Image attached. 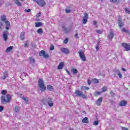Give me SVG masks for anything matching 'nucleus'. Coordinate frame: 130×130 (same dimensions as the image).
Instances as JSON below:
<instances>
[{"label": "nucleus", "mask_w": 130, "mask_h": 130, "mask_svg": "<svg viewBox=\"0 0 130 130\" xmlns=\"http://www.w3.org/2000/svg\"><path fill=\"white\" fill-rule=\"evenodd\" d=\"M2 104H7V103H10L12 100V96L10 94H7L5 96L1 97Z\"/></svg>", "instance_id": "nucleus-1"}, {"label": "nucleus", "mask_w": 130, "mask_h": 130, "mask_svg": "<svg viewBox=\"0 0 130 130\" xmlns=\"http://www.w3.org/2000/svg\"><path fill=\"white\" fill-rule=\"evenodd\" d=\"M1 20L2 21V22H4L6 24V30H9L10 28V27L11 26V23L7 20V17L6 15H3L1 16Z\"/></svg>", "instance_id": "nucleus-2"}, {"label": "nucleus", "mask_w": 130, "mask_h": 130, "mask_svg": "<svg viewBox=\"0 0 130 130\" xmlns=\"http://www.w3.org/2000/svg\"><path fill=\"white\" fill-rule=\"evenodd\" d=\"M44 104H48L50 107H52L53 106V101H52V98L49 96L47 99H45L43 100Z\"/></svg>", "instance_id": "nucleus-3"}, {"label": "nucleus", "mask_w": 130, "mask_h": 130, "mask_svg": "<svg viewBox=\"0 0 130 130\" xmlns=\"http://www.w3.org/2000/svg\"><path fill=\"white\" fill-rule=\"evenodd\" d=\"M38 86L42 92L46 90V86H45L44 84V81L40 78H39L38 80Z\"/></svg>", "instance_id": "nucleus-4"}, {"label": "nucleus", "mask_w": 130, "mask_h": 130, "mask_svg": "<svg viewBox=\"0 0 130 130\" xmlns=\"http://www.w3.org/2000/svg\"><path fill=\"white\" fill-rule=\"evenodd\" d=\"M75 93L77 97H82L83 99H87V95L83 94V92L81 90H76Z\"/></svg>", "instance_id": "nucleus-5"}, {"label": "nucleus", "mask_w": 130, "mask_h": 130, "mask_svg": "<svg viewBox=\"0 0 130 130\" xmlns=\"http://www.w3.org/2000/svg\"><path fill=\"white\" fill-rule=\"evenodd\" d=\"M35 3H36L38 6L40 7H45L46 5V3H45V1L44 0H32Z\"/></svg>", "instance_id": "nucleus-6"}, {"label": "nucleus", "mask_w": 130, "mask_h": 130, "mask_svg": "<svg viewBox=\"0 0 130 130\" xmlns=\"http://www.w3.org/2000/svg\"><path fill=\"white\" fill-rule=\"evenodd\" d=\"M78 53L81 59L83 61H86V56H85V54L84 52H83V50H79Z\"/></svg>", "instance_id": "nucleus-7"}, {"label": "nucleus", "mask_w": 130, "mask_h": 130, "mask_svg": "<svg viewBox=\"0 0 130 130\" xmlns=\"http://www.w3.org/2000/svg\"><path fill=\"white\" fill-rule=\"evenodd\" d=\"M121 46L125 49V51H129L130 50V44L126 43H122Z\"/></svg>", "instance_id": "nucleus-8"}, {"label": "nucleus", "mask_w": 130, "mask_h": 130, "mask_svg": "<svg viewBox=\"0 0 130 130\" xmlns=\"http://www.w3.org/2000/svg\"><path fill=\"white\" fill-rule=\"evenodd\" d=\"M39 54L40 56H43L45 58H48L49 57V55L48 54L45 53V51L41 50L39 52Z\"/></svg>", "instance_id": "nucleus-9"}, {"label": "nucleus", "mask_w": 130, "mask_h": 130, "mask_svg": "<svg viewBox=\"0 0 130 130\" xmlns=\"http://www.w3.org/2000/svg\"><path fill=\"white\" fill-rule=\"evenodd\" d=\"M88 14L87 13H84V16H83V19L82 20V23L83 24H87V22H88Z\"/></svg>", "instance_id": "nucleus-10"}, {"label": "nucleus", "mask_w": 130, "mask_h": 130, "mask_svg": "<svg viewBox=\"0 0 130 130\" xmlns=\"http://www.w3.org/2000/svg\"><path fill=\"white\" fill-rule=\"evenodd\" d=\"M118 24L120 28H121L123 26V22L121 21V16L120 15L118 16Z\"/></svg>", "instance_id": "nucleus-11"}, {"label": "nucleus", "mask_w": 130, "mask_h": 130, "mask_svg": "<svg viewBox=\"0 0 130 130\" xmlns=\"http://www.w3.org/2000/svg\"><path fill=\"white\" fill-rule=\"evenodd\" d=\"M9 35V31L6 30L3 32V38L4 39V41H7L9 38H8V36Z\"/></svg>", "instance_id": "nucleus-12"}, {"label": "nucleus", "mask_w": 130, "mask_h": 130, "mask_svg": "<svg viewBox=\"0 0 130 130\" xmlns=\"http://www.w3.org/2000/svg\"><path fill=\"white\" fill-rule=\"evenodd\" d=\"M60 51L64 54H69L70 53V50L66 48H61Z\"/></svg>", "instance_id": "nucleus-13"}, {"label": "nucleus", "mask_w": 130, "mask_h": 130, "mask_svg": "<svg viewBox=\"0 0 130 130\" xmlns=\"http://www.w3.org/2000/svg\"><path fill=\"white\" fill-rule=\"evenodd\" d=\"M126 104H127V101L125 100L121 101L119 103V106H121V107L126 106Z\"/></svg>", "instance_id": "nucleus-14"}, {"label": "nucleus", "mask_w": 130, "mask_h": 130, "mask_svg": "<svg viewBox=\"0 0 130 130\" xmlns=\"http://www.w3.org/2000/svg\"><path fill=\"white\" fill-rule=\"evenodd\" d=\"M103 100V98L100 97L96 100V105L97 106H100L102 104V101Z\"/></svg>", "instance_id": "nucleus-15"}, {"label": "nucleus", "mask_w": 130, "mask_h": 130, "mask_svg": "<svg viewBox=\"0 0 130 130\" xmlns=\"http://www.w3.org/2000/svg\"><path fill=\"white\" fill-rule=\"evenodd\" d=\"M9 77V74L8 73V71H5L3 73V76H2V78L3 80H6V78Z\"/></svg>", "instance_id": "nucleus-16"}, {"label": "nucleus", "mask_w": 130, "mask_h": 130, "mask_svg": "<svg viewBox=\"0 0 130 130\" xmlns=\"http://www.w3.org/2000/svg\"><path fill=\"white\" fill-rule=\"evenodd\" d=\"M63 66H64V63H63V62H60L57 67L58 70H62Z\"/></svg>", "instance_id": "nucleus-17"}, {"label": "nucleus", "mask_w": 130, "mask_h": 130, "mask_svg": "<svg viewBox=\"0 0 130 130\" xmlns=\"http://www.w3.org/2000/svg\"><path fill=\"white\" fill-rule=\"evenodd\" d=\"M114 36V35L113 31H111L109 34L108 37L109 39H110V40L111 41L112 40V39L113 38Z\"/></svg>", "instance_id": "nucleus-18"}, {"label": "nucleus", "mask_w": 130, "mask_h": 130, "mask_svg": "<svg viewBox=\"0 0 130 130\" xmlns=\"http://www.w3.org/2000/svg\"><path fill=\"white\" fill-rule=\"evenodd\" d=\"M19 97L21 98V99H23L25 102H28V101H29V100H28V99L24 96V94H20Z\"/></svg>", "instance_id": "nucleus-19"}, {"label": "nucleus", "mask_w": 130, "mask_h": 130, "mask_svg": "<svg viewBox=\"0 0 130 130\" xmlns=\"http://www.w3.org/2000/svg\"><path fill=\"white\" fill-rule=\"evenodd\" d=\"M20 39L23 41L24 39H25V32L24 31H22L20 33Z\"/></svg>", "instance_id": "nucleus-20"}, {"label": "nucleus", "mask_w": 130, "mask_h": 130, "mask_svg": "<svg viewBox=\"0 0 130 130\" xmlns=\"http://www.w3.org/2000/svg\"><path fill=\"white\" fill-rule=\"evenodd\" d=\"M43 26V23L42 22H36L35 23V27L38 28V27H41Z\"/></svg>", "instance_id": "nucleus-21"}, {"label": "nucleus", "mask_w": 130, "mask_h": 130, "mask_svg": "<svg viewBox=\"0 0 130 130\" xmlns=\"http://www.w3.org/2000/svg\"><path fill=\"white\" fill-rule=\"evenodd\" d=\"M82 121L83 123H89V119L88 117H85L82 119Z\"/></svg>", "instance_id": "nucleus-22"}, {"label": "nucleus", "mask_w": 130, "mask_h": 130, "mask_svg": "<svg viewBox=\"0 0 130 130\" xmlns=\"http://www.w3.org/2000/svg\"><path fill=\"white\" fill-rule=\"evenodd\" d=\"M47 90H48V91H52L54 90V89L53 88V87L50 85H48L47 86Z\"/></svg>", "instance_id": "nucleus-23"}, {"label": "nucleus", "mask_w": 130, "mask_h": 130, "mask_svg": "<svg viewBox=\"0 0 130 130\" xmlns=\"http://www.w3.org/2000/svg\"><path fill=\"white\" fill-rule=\"evenodd\" d=\"M14 2L15 4L17 6H19V7H22V4H21V2L19 1V0H14Z\"/></svg>", "instance_id": "nucleus-24"}, {"label": "nucleus", "mask_w": 130, "mask_h": 130, "mask_svg": "<svg viewBox=\"0 0 130 130\" xmlns=\"http://www.w3.org/2000/svg\"><path fill=\"white\" fill-rule=\"evenodd\" d=\"M71 72L73 73V75H76V74H78V70L75 68H72L71 69Z\"/></svg>", "instance_id": "nucleus-25"}, {"label": "nucleus", "mask_w": 130, "mask_h": 130, "mask_svg": "<svg viewBox=\"0 0 130 130\" xmlns=\"http://www.w3.org/2000/svg\"><path fill=\"white\" fill-rule=\"evenodd\" d=\"M14 48L13 46H10L6 49V52H10Z\"/></svg>", "instance_id": "nucleus-26"}, {"label": "nucleus", "mask_w": 130, "mask_h": 130, "mask_svg": "<svg viewBox=\"0 0 130 130\" xmlns=\"http://www.w3.org/2000/svg\"><path fill=\"white\" fill-rule=\"evenodd\" d=\"M37 32L38 34H42V33H43V29L42 28H39L37 30Z\"/></svg>", "instance_id": "nucleus-27"}, {"label": "nucleus", "mask_w": 130, "mask_h": 130, "mask_svg": "<svg viewBox=\"0 0 130 130\" xmlns=\"http://www.w3.org/2000/svg\"><path fill=\"white\" fill-rule=\"evenodd\" d=\"M92 81L94 84H98L99 83V80L96 78L92 79Z\"/></svg>", "instance_id": "nucleus-28"}, {"label": "nucleus", "mask_w": 130, "mask_h": 130, "mask_svg": "<svg viewBox=\"0 0 130 130\" xmlns=\"http://www.w3.org/2000/svg\"><path fill=\"white\" fill-rule=\"evenodd\" d=\"M101 93H102V91H95L94 93V95L95 96H99Z\"/></svg>", "instance_id": "nucleus-29"}, {"label": "nucleus", "mask_w": 130, "mask_h": 130, "mask_svg": "<svg viewBox=\"0 0 130 130\" xmlns=\"http://www.w3.org/2000/svg\"><path fill=\"white\" fill-rule=\"evenodd\" d=\"M28 59L30 61V62H31L32 63H34V62H35V59H34V58H32V57H30L28 58Z\"/></svg>", "instance_id": "nucleus-30"}, {"label": "nucleus", "mask_w": 130, "mask_h": 130, "mask_svg": "<svg viewBox=\"0 0 130 130\" xmlns=\"http://www.w3.org/2000/svg\"><path fill=\"white\" fill-rule=\"evenodd\" d=\"M121 31L125 33H129V30L126 29L125 28H123Z\"/></svg>", "instance_id": "nucleus-31"}, {"label": "nucleus", "mask_w": 130, "mask_h": 130, "mask_svg": "<svg viewBox=\"0 0 130 130\" xmlns=\"http://www.w3.org/2000/svg\"><path fill=\"white\" fill-rule=\"evenodd\" d=\"M102 92H106V91H107V86H104L102 87Z\"/></svg>", "instance_id": "nucleus-32"}, {"label": "nucleus", "mask_w": 130, "mask_h": 130, "mask_svg": "<svg viewBox=\"0 0 130 130\" xmlns=\"http://www.w3.org/2000/svg\"><path fill=\"white\" fill-rule=\"evenodd\" d=\"M4 27V23L3 22L0 21V31L3 30V27Z\"/></svg>", "instance_id": "nucleus-33"}, {"label": "nucleus", "mask_w": 130, "mask_h": 130, "mask_svg": "<svg viewBox=\"0 0 130 130\" xmlns=\"http://www.w3.org/2000/svg\"><path fill=\"white\" fill-rule=\"evenodd\" d=\"M124 11H125V13H127V14H130V11H129V9L128 8H125Z\"/></svg>", "instance_id": "nucleus-34"}, {"label": "nucleus", "mask_w": 130, "mask_h": 130, "mask_svg": "<svg viewBox=\"0 0 130 130\" xmlns=\"http://www.w3.org/2000/svg\"><path fill=\"white\" fill-rule=\"evenodd\" d=\"M1 93L2 95H6V94H8V91L6 90H3L2 91Z\"/></svg>", "instance_id": "nucleus-35"}, {"label": "nucleus", "mask_w": 130, "mask_h": 130, "mask_svg": "<svg viewBox=\"0 0 130 130\" xmlns=\"http://www.w3.org/2000/svg\"><path fill=\"white\" fill-rule=\"evenodd\" d=\"M100 43H98L97 45H96V51H98L99 50V49H100Z\"/></svg>", "instance_id": "nucleus-36"}, {"label": "nucleus", "mask_w": 130, "mask_h": 130, "mask_svg": "<svg viewBox=\"0 0 130 130\" xmlns=\"http://www.w3.org/2000/svg\"><path fill=\"white\" fill-rule=\"evenodd\" d=\"M82 88H83V90H85V91H88L90 89V88L87 87V86H82Z\"/></svg>", "instance_id": "nucleus-37"}, {"label": "nucleus", "mask_w": 130, "mask_h": 130, "mask_svg": "<svg viewBox=\"0 0 130 130\" xmlns=\"http://www.w3.org/2000/svg\"><path fill=\"white\" fill-rule=\"evenodd\" d=\"M118 76L119 78H120L121 79V78H122V75H121V73H120V71H118Z\"/></svg>", "instance_id": "nucleus-38"}, {"label": "nucleus", "mask_w": 130, "mask_h": 130, "mask_svg": "<svg viewBox=\"0 0 130 130\" xmlns=\"http://www.w3.org/2000/svg\"><path fill=\"white\" fill-rule=\"evenodd\" d=\"M19 110H20V108H19L18 107H16L15 108V111L16 112H19Z\"/></svg>", "instance_id": "nucleus-39"}, {"label": "nucleus", "mask_w": 130, "mask_h": 130, "mask_svg": "<svg viewBox=\"0 0 130 130\" xmlns=\"http://www.w3.org/2000/svg\"><path fill=\"white\" fill-rule=\"evenodd\" d=\"M68 42H69V39H68V38H66V39L63 41V43H64L65 44H67V43H68Z\"/></svg>", "instance_id": "nucleus-40"}, {"label": "nucleus", "mask_w": 130, "mask_h": 130, "mask_svg": "<svg viewBox=\"0 0 130 130\" xmlns=\"http://www.w3.org/2000/svg\"><path fill=\"white\" fill-rule=\"evenodd\" d=\"M24 12H25V13H30V12H31V9H25L24 10Z\"/></svg>", "instance_id": "nucleus-41"}, {"label": "nucleus", "mask_w": 130, "mask_h": 130, "mask_svg": "<svg viewBox=\"0 0 130 130\" xmlns=\"http://www.w3.org/2000/svg\"><path fill=\"white\" fill-rule=\"evenodd\" d=\"M93 124L94 125H98V124H99V122H98V121H95Z\"/></svg>", "instance_id": "nucleus-42"}, {"label": "nucleus", "mask_w": 130, "mask_h": 130, "mask_svg": "<svg viewBox=\"0 0 130 130\" xmlns=\"http://www.w3.org/2000/svg\"><path fill=\"white\" fill-rule=\"evenodd\" d=\"M93 24L95 26L96 28H97V21L94 20L93 21Z\"/></svg>", "instance_id": "nucleus-43"}, {"label": "nucleus", "mask_w": 130, "mask_h": 130, "mask_svg": "<svg viewBox=\"0 0 130 130\" xmlns=\"http://www.w3.org/2000/svg\"><path fill=\"white\" fill-rule=\"evenodd\" d=\"M50 50H53V49H54V46H53V45H51L50 48Z\"/></svg>", "instance_id": "nucleus-44"}, {"label": "nucleus", "mask_w": 130, "mask_h": 130, "mask_svg": "<svg viewBox=\"0 0 130 130\" xmlns=\"http://www.w3.org/2000/svg\"><path fill=\"white\" fill-rule=\"evenodd\" d=\"M110 93L111 95H112V96H114L115 95V93H114V92H113V90H111Z\"/></svg>", "instance_id": "nucleus-45"}, {"label": "nucleus", "mask_w": 130, "mask_h": 130, "mask_svg": "<svg viewBox=\"0 0 130 130\" xmlns=\"http://www.w3.org/2000/svg\"><path fill=\"white\" fill-rule=\"evenodd\" d=\"M96 32L98 34H101L102 33V31H101V30H96Z\"/></svg>", "instance_id": "nucleus-46"}, {"label": "nucleus", "mask_w": 130, "mask_h": 130, "mask_svg": "<svg viewBox=\"0 0 130 130\" xmlns=\"http://www.w3.org/2000/svg\"><path fill=\"white\" fill-rule=\"evenodd\" d=\"M4 110V107L0 106V112H2Z\"/></svg>", "instance_id": "nucleus-47"}, {"label": "nucleus", "mask_w": 130, "mask_h": 130, "mask_svg": "<svg viewBox=\"0 0 130 130\" xmlns=\"http://www.w3.org/2000/svg\"><path fill=\"white\" fill-rule=\"evenodd\" d=\"M87 84L89 85H91V80H90V79L87 80Z\"/></svg>", "instance_id": "nucleus-48"}, {"label": "nucleus", "mask_w": 130, "mask_h": 130, "mask_svg": "<svg viewBox=\"0 0 130 130\" xmlns=\"http://www.w3.org/2000/svg\"><path fill=\"white\" fill-rule=\"evenodd\" d=\"M70 12H71V10H68V9H66V13L67 14H69V13H70Z\"/></svg>", "instance_id": "nucleus-49"}, {"label": "nucleus", "mask_w": 130, "mask_h": 130, "mask_svg": "<svg viewBox=\"0 0 130 130\" xmlns=\"http://www.w3.org/2000/svg\"><path fill=\"white\" fill-rule=\"evenodd\" d=\"M117 1H118V0H110L111 3H116V2H117Z\"/></svg>", "instance_id": "nucleus-50"}, {"label": "nucleus", "mask_w": 130, "mask_h": 130, "mask_svg": "<svg viewBox=\"0 0 130 130\" xmlns=\"http://www.w3.org/2000/svg\"><path fill=\"white\" fill-rule=\"evenodd\" d=\"M121 128L122 130H128V129H127V128L124 127H122Z\"/></svg>", "instance_id": "nucleus-51"}, {"label": "nucleus", "mask_w": 130, "mask_h": 130, "mask_svg": "<svg viewBox=\"0 0 130 130\" xmlns=\"http://www.w3.org/2000/svg\"><path fill=\"white\" fill-rule=\"evenodd\" d=\"M37 16V17H39L40 16H41V13L40 12V13H38Z\"/></svg>", "instance_id": "nucleus-52"}, {"label": "nucleus", "mask_w": 130, "mask_h": 130, "mask_svg": "<svg viewBox=\"0 0 130 130\" xmlns=\"http://www.w3.org/2000/svg\"><path fill=\"white\" fill-rule=\"evenodd\" d=\"M122 70L123 71V72H126V70L124 68H122Z\"/></svg>", "instance_id": "nucleus-53"}, {"label": "nucleus", "mask_w": 130, "mask_h": 130, "mask_svg": "<svg viewBox=\"0 0 130 130\" xmlns=\"http://www.w3.org/2000/svg\"><path fill=\"white\" fill-rule=\"evenodd\" d=\"M67 73L68 74V75H71V73L69 72V71L67 70Z\"/></svg>", "instance_id": "nucleus-54"}, {"label": "nucleus", "mask_w": 130, "mask_h": 130, "mask_svg": "<svg viewBox=\"0 0 130 130\" xmlns=\"http://www.w3.org/2000/svg\"><path fill=\"white\" fill-rule=\"evenodd\" d=\"M75 37H78V34H76L75 35Z\"/></svg>", "instance_id": "nucleus-55"}, {"label": "nucleus", "mask_w": 130, "mask_h": 130, "mask_svg": "<svg viewBox=\"0 0 130 130\" xmlns=\"http://www.w3.org/2000/svg\"><path fill=\"white\" fill-rule=\"evenodd\" d=\"M28 46V44H25V46Z\"/></svg>", "instance_id": "nucleus-56"}, {"label": "nucleus", "mask_w": 130, "mask_h": 130, "mask_svg": "<svg viewBox=\"0 0 130 130\" xmlns=\"http://www.w3.org/2000/svg\"><path fill=\"white\" fill-rule=\"evenodd\" d=\"M65 30H67V28H65Z\"/></svg>", "instance_id": "nucleus-57"}]
</instances>
